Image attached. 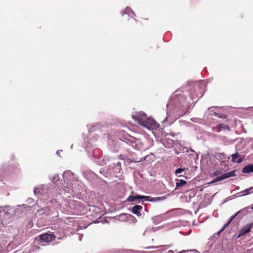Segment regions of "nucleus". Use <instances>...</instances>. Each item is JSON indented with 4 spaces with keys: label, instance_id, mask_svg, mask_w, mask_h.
Segmentation results:
<instances>
[{
    "label": "nucleus",
    "instance_id": "obj_1",
    "mask_svg": "<svg viewBox=\"0 0 253 253\" xmlns=\"http://www.w3.org/2000/svg\"><path fill=\"white\" fill-rule=\"evenodd\" d=\"M159 124L152 118L146 119L143 126L148 128L149 129H155L159 127Z\"/></svg>",
    "mask_w": 253,
    "mask_h": 253
},
{
    "label": "nucleus",
    "instance_id": "obj_2",
    "mask_svg": "<svg viewBox=\"0 0 253 253\" xmlns=\"http://www.w3.org/2000/svg\"><path fill=\"white\" fill-rule=\"evenodd\" d=\"M132 118L137 123L143 126L144 123L147 118L146 115L141 112L137 113L132 116Z\"/></svg>",
    "mask_w": 253,
    "mask_h": 253
},
{
    "label": "nucleus",
    "instance_id": "obj_3",
    "mask_svg": "<svg viewBox=\"0 0 253 253\" xmlns=\"http://www.w3.org/2000/svg\"><path fill=\"white\" fill-rule=\"evenodd\" d=\"M235 172H236V170H232V171H229L228 172L225 173L223 174V175H222L221 176H219V177H217L216 179L213 180L211 182V183H214L217 181L222 180L225 178H228L230 177L235 176L236 175Z\"/></svg>",
    "mask_w": 253,
    "mask_h": 253
},
{
    "label": "nucleus",
    "instance_id": "obj_4",
    "mask_svg": "<svg viewBox=\"0 0 253 253\" xmlns=\"http://www.w3.org/2000/svg\"><path fill=\"white\" fill-rule=\"evenodd\" d=\"M127 149L129 152L133 153L135 151L144 149L143 143H131L129 145Z\"/></svg>",
    "mask_w": 253,
    "mask_h": 253
},
{
    "label": "nucleus",
    "instance_id": "obj_5",
    "mask_svg": "<svg viewBox=\"0 0 253 253\" xmlns=\"http://www.w3.org/2000/svg\"><path fill=\"white\" fill-rule=\"evenodd\" d=\"M55 236L52 234H44L40 236V241L41 242H48L53 240Z\"/></svg>",
    "mask_w": 253,
    "mask_h": 253
},
{
    "label": "nucleus",
    "instance_id": "obj_6",
    "mask_svg": "<svg viewBox=\"0 0 253 253\" xmlns=\"http://www.w3.org/2000/svg\"><path fill=\"white\" fill-rule=\"evenodd\" d=\"M253 226V223H251L244 227L241 230H240L238 237L250 232Z\"/></svg>",
    "mask_w": 253,
    "mask_h": 253
},
{
    "label": "nucleus",
    "instance_id": "obj_7",
    "mask_svg": "<svg viewBox=\"0 0 253 253\" xmlns=\"http://www.w3.org/2000/svg\"><path fill=\"white\" fill-rule=\"evenodd\" d=\"M142 209V207L140 205H135L132 208V212L138 216H140L141 214L140 210Z\"/></svg>",
    "mask_w": 253,
    "mask_h": 253
},
{
    "label": "nucleus",
    "instance_id": "obj_8",
    "mask_svg": "<svg viewBox=\"0 0 253 253\" xmlns=\"http://www.w3.org/2000/svg\"><path fill=\"white\" fill-rule=\"evenodd\" d=\"M242 172L245 173H249L253 172V165H248L245 166L242 170Z\"/></svg>",
    "mask_w": 253,
    "mask_h": 253
},
{
    "label": "nucleus",
    "instance_id": "obj_9",
    "mask_svg": "<svg viewBox=\"0 0 253 253\" xmlns=\"http://www.w3.org/2000/svg\"><path fill=\"white\" fill-rule=\"evenodd\" d=\"M228 129L229 130V126H228L222 124H220L218 125L217 126V127L215 128V130L217 132L220 131L222 129Z\"/></svg>",
    "mask_w": 253,
    "mask_h": 253
},
{
    "label": "nucleus",
    "instance_id": "obj_10",
    "mask_svg": "<svg viewBox=\"0 0 253 253\" xmlns=\"http://www.w3.org/2000/svg\"><path fill=\"white\" fill-rule=\"evenodd\" d=\"M243 210H241L238 211L234 215L232 216L229 219L228 221L224 225V228H226L228 225L230 224V223L234 219V218L240 212L242 211Z\"/></svg>",
    "mask_w": 253,
    "mask_h": 253
},
{
    "label": "nucleus",
    "instance_id": "obj_11",
    "mask_svg": "<svg viewBox=\"0 0 253 253\" xmlns=\"http://www.w3.org/2000/svg\"><path fill=\"white\" fill-rule=\"evenodd\" d=\"M137 200H139V198H138V195L136 196H130L127 199V201L130 202L136 201Z\"/></svg>",
    "mask_w": 253,
    "mask_h": 253
},
{
    "label": "nucleus",
    "instance_id": "obj_12",
    "mask_svg": "<svg viewBox=\"0 0 253 253\" xmlns=\"http://www.w3.org/2000/svg\"><path fill=\"white\" fill-rule=\"evenodd\" d=\"M252 192H253V187H251L247 189H246L241 192V193L243 194V195H246Z\"/></svg>",
    "mask_w": 253,
    "mask_h": 253
},
{
    "label": "nucleus",
    "instance_id": "obj_13",
    "mask_svg": "<svg viewBox=\"0 0 253 253\" xmlns=\"http://www.w3.org/2000/svg\"><path fill=\"white\" fill-rule=\"evenodd\" d=\"M186 182L184 180H180L179 182L176 183V188H178V187L182 186L186 184Z\"/></svg>",
    "mask_w": 253,
    "mask_h": 253
},
{
    "label": "nucleus",
    "instance_id": "obj_14",
    "mask_svg": "<svg viewBox=\"0 0 253 253\" xmlns=\"http://www.w3.org/2000/svg\"><path fill=\"white\" fill-rule=\"evenodd\" d=\"M232 157V161L233 162H236V159L238 158L239 157L237 151L236 152V153L233 154L231 155Z\"/></svg>",
    "mask_w": 253,
    "mask_h": 253
},
{
    "label": "nucleus",
    "instance_id": "obj_15",
    "mask_svg": "<svg viewBox=\"0 0 253 253\" xmlns=\"http://www.w3.org/2000/svg\"><path fill=\"white\" fill-rule=\"evenodd\" d=\"M165 198L164 197H157V198H151V199L150 200V201L151 202H154V201H159L160 200H163Z\"/></svg>",
    "mask_w": 253,
    "mask_h": 253
},
{
    "label": "nucleus",
    "instance_id": "obj_16",
    "mask_svg": "<svg viewBox=\"0 0 253 253\" xmlns=\"http://www.w3.org/2000/svg\"><path fill=\"white\" fill-rule=\"evenodd\" d=\"M184 169H182V168H179L177 169H176L175 171V173L176 174H179V173H180L181 172H182L184 170Z\"/></svg>",
    "mask_w": 253,
    "mask_h": 253
},
{
    "label": "nucleus",
    "instance_id": "obj_17",
    "mask_svg": "<svg viewBox=\"0 0 253 253\" xmlns=\"http://www.w3.org/2000/svg\"><path fill=\"white\" fill-rule=\"evenodd\" d=\"M138 198H139V200L140 199H145V200L150 201V200L149 199V196L138 195Z\"/></svg>",
    "mask_w": 253,
    "mask_h": 253
},
{
    "label": "nucleus",
    "instance_id": "obj_18",
    "mask_svg": "<svg viewBox=\"0 0 253 253\" xmlns=\"http://www.w3.org/2000/svg\"><path fill=\"white\" fill-rule=\"evenodd\" d=\"M221 173V170H217L213 173V175L216 176V175H218Z\"/></svg>",
    "mask_w": 253,
    "mask_h": 253
},
{
    "label": "nucleus",
    "instance_id": "obj_19",
    "mask_svg": "<svg viewBox=\"0 0 253 253\" xmlns=\"http://www.w3.org/2000/svg\"><path fill=\"white\" fill-rule=\"evenodd\" d=\"M244 159V158H240L238 159V160L236 161V162L238 164H240L243 161V160Z\"/></svg>",
    "mask_w": 253,
    "mask_h": 253
},
{
    "label": "nucleus",
    "instance_id": "obj_20",
    "mask_svg": "<svg viewBox=\"0 0 253 253\" xmlns=\"http://www.w3.org/2000/svg\"><path fill=\"white\" fill-rule=\"evenodd\" d=\"M225 228H224V226H223L220 230L217 233V235H219Z\"/></svg>",
    "mask_w": 253,
    "mask_h": 253
},
{
    "label": "nucleus",
    "instance_id": "obj_21",
    "mask_svg": "<svg viewBox=\"0 0 253 253\" xmlns=\"http://www.w3.org/2000/svg\"><path fill=\"white\" fill-rule=\"evenodd\" d=\"M39 191L37 190V189H35L34 190V193L35 194H36L37 193H39Z\"/></svg>",
    "mask_w": 253,
    "mask_h": 253
},
{
    "label": "nucleus",
    "instance_id": "obj_22",
    "mask_svg": "<svg viewBox=\"0 0 253 253\" xmlns=\"http://www.w3.org/2000/svg\"><path fill=\"white\" fill-rule=\"evenodd\" d=\"M60 150H58V151H57V155H59V154H60Z\"/></svg>",
    "mask_w": 253,
    "mask_h": 253
},
{
    "label": "nucleus",
    "instance_id": "obj_23",
    "mask_svg": "<svg viewBox=\"0 0 253 253\" xmlns=\"http://www.w3.org/2000/svg\"><path fill=\"white\" fill-rule=\"evenodd\" d=\"M148 156H146L144 158V159H143V160H145L146 159V158Z\"/></svg>",
    "mask_w": 253,
    "mask_h": 253
},
{
    "label": "nucleus",
    "instance_id": "obj_24",
    "mask_svg": "<svg viewBox=\"0 0 253 253\" xmlns=\"http://www.w3.org/2000/svg\"><path fill=\"white\" fill-rule=\"evenodd\" d=\"M252 209L253 210V206L252 207Z\"/></svg>",
    "mask_w": 253,
    "mask_h": 253
}]
</instances>
